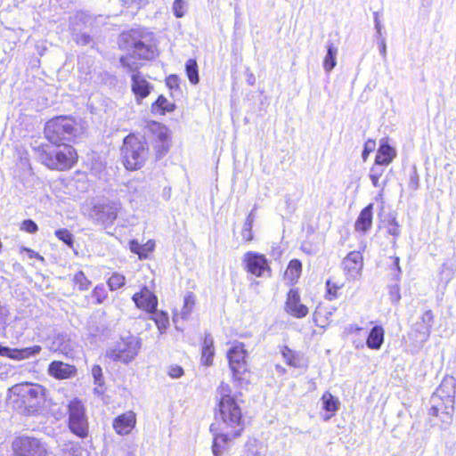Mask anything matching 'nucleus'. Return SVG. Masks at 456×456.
<instances>
[{
    "label": "nucleus",
    "mask_w": 456,
    "mask_h": 456,
    "mask_svg": "<svg viewBox=\"0 0 456 456\" xmlns=\"http://www.w3.org/2000/svg\"><path fill=\"white\" fill-rule=\"evenodd\" d=\"M219 395L218 411L216 423L210 430L214 434L212 451L214 456H221L232 439L240 436L244 428L241 408L231 387L222 382L217 388Z\"/></svg>",
    "instance_id": "nucleus-1"
},
{
    "label": "nucleus",
    "mask_w": 456,
    "mask_h": 456,
    "mask_svg": "<svg viewBox=\"0 0 456 456\" xmlns=\"http://www.w3.org/2000/svg\"><path fill=\"white\" fill-rule=\"evenodd\" d=\"M454 394L453 379H444L431 396L430 414L440 418L443 423L450 424L454 411Z\"/></svg>",
    "instance_id": "nucleus-2"
},
{
    "label": "nucleus",
    "mask_w": 456,
    "mask_h": 456,
    "mask_svg": "<svg viewBox=\"0 0 456 456\" xmlns=\"http://www.w3.org/2000/svg\"><path fill=\"white\" fill-rule=\"evenodd\" d=\"M78 133V124L72 118L67 116L53 118L45 126V137L53 144L71 141Z\"/></svg>",
    "instance_id": "nucleus-3"
},
{
    "label": "nucleus",
    "mask_w": 456,
    "mask_h": 456,
    "mask_svg": "<svg viewBox=\"0 0 456 456\" xmlns=\"http://www.w3.org/2000/svg\"><path fill=\"white\" fill-rule=\"evenodd\" d=\"M122 154L126 168L136 170L141 168L148 159L149 148L143 139L129 134L124 139Z\"/></svg>",
    "instance_id": "nucleus-4"
},
{
    "label": "nucleus",
    "mask_w": 456,
    "mask_h": 456,
    "mask_svg": "<svg viewBox=\"0 0 456 456\" xmlns=\"http://www.w3.org/2000/svg\"><path fill=\"white\" fill-rule=\"evenodd\" d=\"M227 357L229 366L234 380L240 386L249 381V370L248 369V352L242 343H235L228 351Z\"/></svg>",
    "instance_id": "nucleus-5"
},
{
    "label": "nucleus",
    "mask_w": 456,
    "mask_h": 456,
    "mask_svg": "<svg viewBox=\"0 0 456 456\" xmlns=\"http://www.w3.org/2000/svg\"><path fill=\"white\" fill-rule=\"evenodd\" d=\"M41 162L51 169L65 170L70 168L77 160V153L69 145L46 151H43L39 155Z\"/></svg>",
    "instance_id": "nucleus-6"
},
{
    "label": "nucleus",
    "mask_w": 456,
    "mask_h": 456,
    "mask_svg": "<svg viewBox=\"0 0 456 456\" xmlns=\"http://www.w3.org/2000/svg\"><path fill=\"white\" fill-rule=\"evenodd\" d=\"M68 413L69 430L78 437L87 436L88 419L82 402L77 399L71 400L68 404Z\"/></svg>",
    "instance_id": "nucleus-7"
},
{
    "label": "nucleus",
    "mask_w": 456,
    "mask_h": 456,
    "mask_svg": "<svg viewBox=\"0 0 456 456\" xmlns=\"http://www.w3.org/2000/svg\"><path fill=\"white\" fill-rule=\"evenodd\" d=\"M122 47L131 51L138 59L151 60L156 54L155 46L142 40V37L136 32L131 31L121 35Z\"/></svg>",
    "instance_id": "nucleus-8"
},
{
    "label": "nucleus",
    "mask_w": 456,
    "mask_h": 456,
    "mask_svg": "<svg viewBox=\"0 0 456 456\" xmlns=\"http://www.w3.org/2000/svg\"><path fill=\"white\" fill-rule=\"evenodd\" d=\"M12 392L21 397L29 412H34L45 402V389L37 384H20L12 387Z\"/></svg>",
    "instance_id": "nucleus-9"
},
{
    "label": "nucleus",
    "mask_w": 456,
    "mask_h": 456,
    "mask_svg": "<svg viewBox=\"0 0 456 456\" xmlns=\"http://www.w3.org/2000/svg\"><path fill=\"white\" fill-rule=\"evenodd\" d=\"M141 348V340L134 336L121 338L114 348L107 351V355L114 361L127 363L134 359Z\"/></svg>",
    "instance_id": "nucleus-10"
},
{
    "label": "nucleus",
    "mask_w": 456,
    "mask_h": 456,
    "mask_svg": "<svg viewBox=\"0 0 456 456\" xmlns=\"http://www.w3.org/2000/svg\"><path fill=\"white\" fill-rule=\"evenodd\" d=\"M14 456H47V450L38 439L20 437L13 443Z\"/></svg>",
    "instance_id": "nucleus-11"
},
{
    "label": "nucleus",
    "mask_w": 456,
    "mask_h": 456,
    "mask_svg": "<svg viewBox=\"0 0 456 456\" xmlns=\"http://www.w3.org/2000/svg\"><path fill=\"white\" fill-rule=\"evenodd\" d=\"M242 261L248 273L256 277L270 276L271 269L264 255L248 251L244 254Z\"/></svg>",
    "instance_id": "nucleus-12"
},
{
    "label": "nucleus",
    "mask_w": 456,
    "mask_h": 456,
    "mask_svg": "<svg viewBox=\"0 0 456 456\" xmlns=\"http://www.w3.org/2000/svg\"><path fill=\"white\" fill-rule=\"evenodd\" d=\"M120 204L118 202H108L95 205L91 211V217L102 224H111L118 216Z\"/></svg>",
    "instance_id": "nucleus-13"
},
{
    "label": "nucleus",
    "mask_w": 456,
    "mask_h": 456,
    "mask_svg": "<svg viewBox=\"0 0 456 456\" xmlns=\"http://www.w3.org/2000/svg\"><path fill=\"white\" fill-rule=\"evenodd\" d=\"M363 266L362 256L359 251L350 252L343 260V267L348 280H358Z\"/></svg>",
    "instance_id": "nucleus-14"
},
{
    "label": "nucleus",
    "mask_w": 456,
    "mask_h": 456,
    "mask_svg": "<svg viewBox=\"0 0 456 456\" xmlns=\"http://www.w3.org/2000/svg\"><path fill=\"white\" fill-rule=\"evenodd\" d=\"M285 311L296 318H304L308 314V307L301 303L300 296L297 289H291L288 292Z\"/></svg>",
    "instance_id": "nucleus-15"
},
{
    "label": "nucleus",
    "mask_w": 456,
    "mask_h": 456,
    "mask_svg": "<svg viewBox=\"0 0 456 456\" xmlns=\"http://www.w3.org/2000/svg\"><path fill=\"white\" fill-rule=\"evenodd\" d=\"M132 299L139 309L147 313L152 314L157 308V297L145 286L139 292L134 294Z\"/></svg>",
    "instance_id": "nucleus-16"
},
{
    "label": "nucleus",
    "mask_w": 456,
    "mask_h": 456,
    "mask_svg": "<svg viewBox=\"0 0 456 456\" xmlns=\"http://www.w3.org/2000/svg\"><path fill=\"white\" fill-rule=\"evenodd\" d=\"M135 414L133 411H128L114 419L113 428L118 435L125 436L131 432L135 426Z\"/></svg>",
    "instance_id": "nucleus-17"
},
{
    "label": "nucleus",
    "mask_w": 456,
    "mask_h": 456,
    "mask_svg": "<svg viewBox=\"0 0 456 456\" xmlns=\"http://www.w3.org/2000/svg\"><path fill=\"white\" fill-rule=\"evenodd\" d=\"M152 86L139 72L132 75V91L134 94L137 102L149 95Z\"/></svg>",
    "instance_id": "nucleus-18"
},
{
    "label": "nucleus",
    "mask_w": 456,
    "mask_h": 456,
    "mask_svg": "<svg viewBox=\"0 0 456 456\" xmlns=\"http://www.w3.org/2000/svg\"><path fill=\"white\" fill-rule=\"evenodd\" d=\"M48 373L58 379H64L74 376L76 368L63 362L54 361L49 365Z\"/></svg>",
    "instance_id": "nucleus-19"
},
{
    "label": "nucleus",
    "mask_w": 456,
    "mask_h": 456,
    "mask_svg": "<svg viewBox=\"0 0 456 456\" xmlns=\"http://www.w3.org/2000/svg\"><path fill=\"white\" fill-rule=\"evenodd\" d=\"M372 209L373 204L370 203L360 212V215L354 223L355 231L362 233H366L370 231L372 225Z\"/></svg>",
    "instance_id": "nucleus-20"
},
{
    "label": "nucleus",
    "mask_w": 456,
    "mask_h": 456,
    "mask_svg": "<svg viewBox=\"0 0 456 456\" xmlns=\"http://www.w3.org/2000/svg\"><path fill=\"white\" fill-rule=\"evenodd\" d=\"M396 157V151L395 148L387 143V140H382L380 146L377 151L375 162L384 166H388Z\"/></svg>",
    "instance_id": "nucleus-21"
},
{
    "label": "nucleus",
    "mask_w": 456,
    "mask_h": 456,
    "mask_svg": "<svg viewBox=\"0 0 456 456\" xmlns=\"http://www.w3.org/2000/svg\"><path fill=\"white\" fill-rule=\"evenodd\" d=\"M215 354L214 340L212 337L208 334L204 338L201 362L204 365L210 366L213 362V356Z\"/></svg>",
    "instance_id": "nucleus-22"
},
{
    "label": "nucleus",
    "mask_w": 456,
    "mask_h": 456,
    "mask_svg": "<svg viewBox=\"0 0 456 456\" xmlns=\"http://www.w3.org/2000/svg\"><path fill=\"white\" fill-rule=\"evenodd\" d=\"M195 305V297L192 293H187L183 299V305L180 311V313H175L173 321L175 323H177L178 318L180 317L183 320H186L191 315L192 309Z\"/></svg>",
    "instance_id": "nucleus-23"
},
{
    "label": "nucleus",
    "mask_w": 456,
    "mask_h": 456,
    "mask_svg": "<svg viewBox=\"0 0 456 456\" xmlns=\"http://www.w3.org/2000/svg\"><path fill=\"white\" fill-rule=\"evenodd\" d=\"M327 53L323 60V69L326 72H330L337 65L338 48L335 45L328 41L326 45Z\"/></svg>",
    "instance_id": "nucleus-24"
},
{
    "label": "nucleus",
    "mask_w": 456,
    "mask_h": 456,
    "mask_svg": "<svg viewBox=\"0 0 456 456\" xmlns=\"http://www.w3.org/2000/svg\"><path fill=\"white\" fill-rule=\"evenodd\" d=\"M41 352V346H34L31 347H25V348H12L11 358L15 361H22L28 358H30L32 356H35Z\"/></svg>",
    "instance_id": "nucleus-25"
},
{
    "label": "nucleus",
    "mask_w": 456,
    "mask_h": 456,
    "mask_svg": "<svg viewBox=\"0 0 456 456\" xmlns=\"http://www.w3.org/2000/svg\"><path fill=\"white\" fill-rule=\"evenodd\" d=\"M384 341V330L380 326L371 329L367 338V346L371 349H379Z\"/></svg>",
    "instance_id": "nucleus-26"
},
{
    "label": "nucleus",
    "mask_w": 456,
    "mask_h": 456,
    "mask_svg": "<svg viewBox=\"0 0 456 456\" xmlns=\"http://www.w3.org/2000/svg\"><path fill=\"white\" fill-rule=\"evenodd\" d=\"M149 128L156 135V137L161 143L160 146L157 145V147L161 148L164 151H167L166 143L168 140L167 128L159 122H152L151 124H150Z\"/></svg>",
    "instance_id": "nucleus-27"
},
{
    "label": "nucleus",
    "mask_w": 456,
    "mask_h": 456,
    "mask_svg": "<svg viewBox=\"0 0 456 456\" xmlns=\"http://www.w3.org/2000/svg\"><path fill=\"white\" fill-rule=\"evenodd\" d=\"M302 265L297 259H293L289 262L285 272V277L290 281L295 282L297 281L301 274Z\"/></svg>",
    "instance_id": "nucleus-28"
},
{
    "label": "nucleus",
    "mask_w": 456,
    "mask_h": 456,
    "mask_svg": "<svg viewBox=\"0 0 456 456\" xmlns=\"http://www.w3.org/2000/svg\"><path fill=\"white\" fill-rule=\"evenodd\" d=\"M135 54L132 52L126 56H122L120 58V63L124 69H126L128 72H135L141 67V63Z\"/></svg>",
    "instance_id": "nucleus-29"
},
{
    "label": "nucleus",
    "mask_w": 456,
    "mask_h": 456,
    "mask_svg": "<svg viewBox=\"0 0 456 456\" xmlns=\"http://www.w3.org/2000/svg\"><path fill=\"white\" fill-rule=\"evenodd\" d=\"M323 409L327 411L335 412L339 409V401L330 392H325L322 396Z\"/></svg>",
    "instance_id": "nucleus-30"
},
{
    "label": "nucleus",
    "mask_w": 456,
    "mask_h": 456,
    "mask_svg": "<svg viewBox=\"0 0 456 456\" xmlns=\"http://www.w3.org/2000/svg\"><path fill=\"white\" fill-rule=\"evenodd\" d=\"M151 319L155 322L160 333H163L169 325L168 315L163 311L154 312Z\"/></svg>",
    "instance_id": "nucleus-31"
},
{
    "label": "nucleus",
    "mask_w": 456,
    "mask_h": 456,
    "mask_svg": "<svg viewBox=\"0 0 456 456\" xmlns=\"http://www.w3.org/2000/svg\"><path fill=\"white\" fill-rule=\"evenodd\" d=\"M185 69L190 82L193 85H197L199 83L200 78L196 61L193 59L188 60L185 65Z\"/></svg>",
    "instance_id": "nucleus-32"
},
{
    "label": "nucleus",
    "mask_w": 456,
    "mask_h": 456,
    "mask_svg": "<svg viewBox=\"0 0 456 456\" xmlns=\"http://www.w3.org/2000/svg\"><path fill=\"white\" fill-rule=\"evenodd\" d=\"M253 216L248 215L244 222L243 229L241 231V236L246 241H250L253 239L252 226H253Z\"/></svg>",
    "instance_id": "nucleus-33"
},
{
    "label": "nucleus",
    "mask_w": 456,
    "mask_h": 456,
    "mask_svg": "<svg viewBox=\"0 0 456 456\" xmlns=\"http://www.w3.org/2000/svg\"><path fill=\"white\" fill-rule=\"evenodd\" d=\"M73 281L80 290H86L89 289L91 285V281L86 277L85 273L82 271H79L77 273H75Z\"/></svg>",
    "instance_id": "nucleus-34"
},
{
    "label": "nucleus",
    "mask_w": 456,
    "mask_h": 456,
    "mask_svg": "<svg viewBox=\"0 0 456 456\" xmlns=\"http://www.w3.org/2000/svg\"><path fill=\"white\" fill-rule=\"evenodd\" d=\"M281 354L287 364L297 367L298 366V359L297 357V354L290 350L288 346H283L281 349Z\"/></svg>",
    "instance_id": "nucleus-35"
},
{
    "label": "nucleus",
    "mask_w": 456,
    "mask_h": 456,
    "mask_svg": "<svg viewBox=\"0 0 456 456\" xmlns=\"http://www.w3.org/2000/svg\"><path fill=\"white\" fill-rule=\"evenodd\" d=\"M125 277L119 273H113L108 280V285L111 290L118 289L125 285Z\"/></svg>",
    "instance_id": "nucleus-36"
},
{
    "label": "nucleus",
    "mask_w": 456,
    "mask_h": 456,
    "mask_svg": "<svg viewBox=\"0 0 456 456\" xmlns=\"http://www.w3.org/2000/svg\"><path fill=\"white\" fill-rule=\"evenodd\" d=\"M157 107L161 110V114L165 111H172L175 108L173 103H170L164 96H159L155 103L153 104V109Z\"/></svg>",
    "instance_id": "nucleus-37"
},
{
    "label": "nucleus",
    "mask_w": 456,
    "mask_h": 456,
    "mask_svg": "<svg viewBox=\"0 0 456 456\" xmlns=\"http://www.w3.org/2000/svg\"><path fill=\"white\" fill-rule=\"evenodd\" d=\"M92 297L97 304H102L107 298V291L103 285H97L93 292Z\"/></svg>",
    "instance_id": "nucleus-38"
},
{
    "label": "nucleus",
    "mask_w": 456,
    "mask_h": 456,
    "mask_svg": "<svg viewBox=\"0 0 456 456\" xmlns=\"http://www.w3.org/2000/svg\"><path fill=\"white\" fill-rule=\"evenodd\" d=\"M56 237L62 240L65 244L69 247H72L73 244V236L72 234L66 229H60L55 232Z\"/></svg>",
    "instance_id": "nucleus-39"
},
{
    "label": "nucleus",
    "mask_w": 456,
    "mask_h": 456,
    "mask_svg": "<svg viewBox=\"0 0 456 456\" xmlns=\"http://www.w3.org/2000/svg\"><path fill=\"white\" fill-rule=\"evenodd\" d=\"M389 299L392 304H398L401 300L400 287L398 284L391 285L388 288Z\"/></svg>",
    "instance_id": "nucleus-40"
},
{
    "label": "nucleus",
    "mask_w": 456,
    "mask_h": 456,
    "mask_svg": "<svg viewBox=\"0 0 456 456\" xmlns=\"http://www.w3.org/2000/svg\"><path fill=\"white\" fill-rule=\"evenodd\" d=\"M173 12L175 17L182 18L186 12V3L183 0H175Z\"/></svg>",
    "instance_id": "nucleus-41"
},
{
    "label": "nucleus",
    "mask_w": 456,
    "mask_h": 456,
    "mask_svg": "<svg viewBox=\"0 0 456 456\" xmlns=\"http://www.w3.org/2000/svg\"><path fill=\"white\" fill-rule=\"evenodd\" d=\"M92 376L94 378V384L99 387L103 385L102 370L99 365H94L92 368Z\"/></svg>",
    "instance_id": "nucleus-42"
},
{
    "label": "nucleus",
    "mask_w": 456,
    "mask_h": 456,
    "mask_svg": "<svg viewBox=\"0 0 456 456\" xmlns=\"http://www.w3.org/2000/svg\"><path fill=\"white\" fill-rule=\"evenodd\" d=\"M155 247L153 240H148L146 243L141 245L140 259L148 257L149 253L152 252Z\"/></svg>",
    "instance_id": "nucleus-43"
},
{
    "label": "nucleus",
    "mask_w": 456,
    "mask_h": 456,
    "mask_svg": "<svg viewBox=\"0 0 456 456\" xmlns=\"http://www.w3.org/2000/svg\"><path fill=\"white\" fill-rule=\"evenodd\" d=\"M326 286H327L326 297L329 300H332L335 297H337V292H338L339 287L338 285H336L335 283H332L330 281H327Z\"/></svg>",
    "instance_id": "nucleus-44"
},
{
    "label": "nucleus",
    "mask_w": 456,
    "mask_h": 456,
    "mask_svg": "<svg viewBox=\"0 0 456 456\" xmlns=\"http://www.w3.org/2000/svg\"><path fill=\"white\" fill-rule=\"evenodd\" d=\"M20 229L28 233H35L38 228L34 221L28 219L22 222Z\"/></svg>",
    "instance_id": "nucleus-45"
},
{
    "label": "nucleus",
    "mask_w": 456,
    "mask_h": 456,
    "mask_svg": "<svg viewBox=\"0 0 456 456\" xmlns=\"http://www.w3.org/2000/svg\"><path fill=\"white\" fill-rule=\"evenodd\" d=\"M384 165L377 164L376 162L371 167L370 171V176H375L380 178L385 172Z\"/></svg>",
    "instance_id": "nucleus-46"
},
{
    "label": "nucleus",
    "mask_w": 456,
    "mask_h": 456,
    "mask_svg": "<svg viewBox=\"0 0 456 456\" xmlns=\"http://www.w3.org/2000/svg\"><path fill=\"white\" fill-rule=\"evenodd\" d=\"M168 375L173 379H178L183 375V370L179 365H171L168 368Z\"/></svg>",
    "instance_id": "nucleus-47"
},
{
    "label": "nucleus",
    "mask_w": 456,
    "mask_h": 456,
    "mask_svg": "<svg viewBox=\"0 0 456 456\" xmlns=\"http://www.w3.org/2000/svg\"><path fill=\"white\" fill-rule=\"evenodd\" d=\"M375 142L372 141V140H368L366 142H365V145H364V149H363V151H362V159L365 160L368 157V155L374 151L375 149Z\"/></svg>",
    "instance_id": "nucleus-48"
},
{
    "label": "nucleus",
    "mask_w": 456,
    "mask_h": 456,
    "mask_svg": "<svg viewBox=\"0 0 456 456\" xmlns=\"http://www.w3.org/2000/svg\"><path fill=\"white\" fill-rule=\"evenodd\" d=\"M23 252H26L29 258H33V257H36L41 261L44 260V257L41 256L38 253L28 248H25V247H22L20 248V253H23Z\"/></svg>",
    "instance_id": "nucleus-49"
},
{
    "label": "nucleus",
    "mask_w": 456,
    "mask_h": 456,
    "mask_svg": "<svg viewBox=\"0 0 456 456\" xmlns=\"http://www.w3.org/2000/svg\"><path fill=\"white\" fill-rule=\"evenodd\" d=\"M129 248L133 253H135L140 257L141 244L137 240H131L129 243Z\"/></svg>",
    "instance_id": "nucleus-50"
},
{
    "label": "nucleus",
    "mask_w": 456,
    "mask_h": 456,
    "mask_svg": "<svg viewBox=\"0 0 456 456\" xmlns=\"http://www.w3.org/2000/svg\"><path fill=\"white\" fill-rule=\"evenodd\" d=\"M374 23H375V28H376L377 34L379 37H380L382 26H381V22L379 18V12H374Z\"/></svg>",
    "instance_id": "nucleus-51"
},
{
    "label": "nucleus",
    "mask_w": 456,
    "mask_h": 456,
    "mask_svg": "<svg viewBox=\"0 0 456 456\" xmlns=\"http://www.w3.org/2000/svg\"><path fill=\"white\" fill-rule=\"evenodd\" d=\"M12 349V348L0 345V355L11 358Z\"/></svg>",
    "instance_id": "nucleus-52"
},
{
    "label": "nucleus",
    "mask_w": 456,
    "mask_h": 456,
    "mask_svg": "<svg viewBox=\"0 0 456 456\" xmlns=\"http://www.w3.org/2000/svg\"><path fill=\"white\" fill-rule=\"evenodd\" d=\"M379 52H380V54L383 56V58H386L387 56V45H386V41L384 38H381L379 40Z\"/></svg>",
    "instance_id": "nucleus-53"
},
{
    "label": "nucleus",
    "mask_w": 456,
    "mask_h": 456,
    "mask_svg": "<svg viewBox=\"0 0 456 456\" xmlns=\"http://www.w3.org/2000/svg\"><path fill=\"white\" fill-rule=\"evenodd\" d=\"M389 233L392 234L393 236H398L400 233L398 225L395 224V226L391 227L389 229Z\"/></svg>",
    "instance_id": "nucleus-54"
},
{
    "label": "nucleus",
    "mask_w": 456,
    "mask_h": 456,
    "mask_svg": "<svg viewBox=\"0 0 456 456\" xmlns=\"http://www.w3.org/2000/svg\"><path fill=\"white\" fill-rule=\"evenodd\" d=\"M69 456H77V452H78V448L76 447V446H71L69 449Z\"/></svg>",
    "instance_id": "nucleus-55"
},
{
    "label": "nucleus",
    "mask_w": 456,
    "mask_h": 456,
    "mask_svg": "<svg viewBox=\"0 0 456 456\" xmlns=\"http://www.w3.org/2000/svg\"><path fill=\"white\" fill-rule=\"evenodd\" d=\"M370 180H371V183L373 184V186L375 187H379L380 184H379V177H375V176H370Z\"/></svg>",
    "instance_id": "nucleus-56"
},
{
    "label": "nucleus",
    "mask_w": 456,
    "mask_h": 456,
    "mask_svg": "<svg viewBox=\"0 0 456 456\" xmlns=\"http://www.w3.org/2000/svg\"><path fill=\"white\" fill-rule=\"evenodd\" d=\"M394 265H395V267L397 269V272L400 273H401V268H400V265H399V257H395Z\"/></svg>",
    "instance_id": "nucleus-57"
},
{
    "label": "nucleus",
    "mask_w": 456,
    "mask_h": 456,
    "mask_svg": "<svg viewBox=\"0 0 456 456\" xmlns=\"http://www.w3.org/2000/svg\"><path fill=\"white\" fill-rule=\"evenodd\" d=\"M4 314V308L0 305V321L3 319Z\"/></svg>",
    "instance_id": "nucleus-58"
},
{
    "label": "nucleus",
    "mask_w": 456,
    "mask_h": 456,
    "mask_svg": "<svg viewBox=\"0 0 456 456\" xmlns=\"http://www.w3.org/2000/svg\"><path fill=\"white\" fill-rule=\"evenodd\" d=\"M175 80H176V77H170L168 78V82H167V83H168V85H170V86H171V81H175Z\"/></svg>",
    "instance_id": "nucleus-59"
},
{
    "label": "nucleus",
    "mask_w": 456,
    "mask_h": 456,
    "mask_svg": "<svg viewBox=\"0 0 456 456\" xmlns=\"http://www.w3.org/2000/svg\"><path fill=\"white\" fill-rule=\"evenodd\" d=\"M256 207L250 211V213L248 215H252L253 216V219L255 218V211H256Z\"/></svg>",
    "instance_id": "nucleus-60"
},
{
    "label": "nucleus",
    "mask_w": 456,
    "mask_h": 456,
    "mask_svg": "<svg viewBox=\"0 0 456 456\" xmlns=\"http://www.w3.org/2000/svg\"><path fill=\"white\" fill-rule=\"evenodd\" d=\"M94 390H95V392H96L97 394H101V393H102V389H100V388H98V387H95V388H94Z\"/></svg>",
    "instance_id": "nucleus-61"
},
{
    "label": "nucleus",
    "mask_w": 456,
    "mask_h": 456,
    "mask_svg": "<svg viewBox=\"0 0 456 456\" xmlns=\"http://www.w3.org/2000/svg\"><path fill=\"white\" fill-rule=\"evenodd\" d=\"M62 352H65V354H68L67 350H66V347L61 349Z\"/></svg>",
    "instance_id": "nucleus-62"
},
{
    "label": "nucleus",
    "mask_w": 456,
    "mask_h": 456,
    "mask_svg": "<svg viewBox=\"0 0 456 456\" xmlns=\"http://www.w3.org/2000/svg\"><path fill=\"white\" fill-rule=\"evenodd\" d=\"M330 416H328V417H325V418H324V419H325V420H329V419H330Z\"/></svg>",
    "instance_id": "nucleus-63"
}]
</instances>
